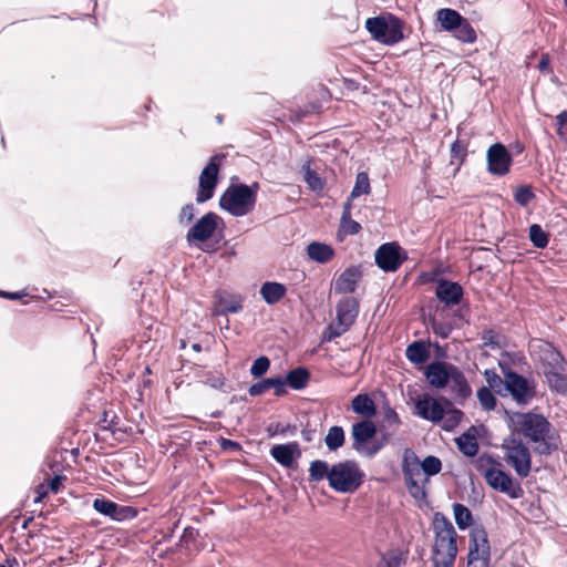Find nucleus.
Segmentation results:
<instances>
[{
  "label": "nucleus",
  "instance_id": "63",
  "mask_svg": "<svg viewBox=\"0 0 567 567\" xmlns=\"http://www.w3.org/2000/svg\"><path fill=\"white\" fill-rule=\"evenodd\" d=\"M316 433L317 431L315 429L303 427L301 430V437L305 442L310 443L315 440Z\"/></svg>",
  "mask_w": 567,
  "mask_h": 567
},
{
  "label": "nucleus",
  "instance_id": "9",
  "mask_svg": "<svg viewBox=\"0 0 567 567\" xmlns=\"http://www.w3.org/2000/svg\"><path fill=\"white\" fill-rule=\"evenodd\" d=\"M517 425L520 433L530 442L546 436V434L550 433L551 429L550 423L544 415L532 412L518 414Z\"/></svg>",
  "mask_w": 567,
  "mask_h": 567
},
{
  "label": "nucleus",
  "instance_id": "54",
  "mask_svg": "<svg viewBox=\"0 0 567 567\" xmlns=\"http://www.w3.org/2000/svg\"><path fill=\"white\" fill-rule=\"evenodd\" d=\"M487 383L489 389L501 393L502 388H505V379L503 380L495 371H486L485 372Z\"/></svg>",
  "mask_w": 567,
  "mask_h": 567
},
{
  "label": "nucleus",
  "instance_id": "13",
  "mask_svg": "<svg viewBox=\"0 0 567 567\" xmlns=\"http://www.w3.org/2000/svg\"><path fill=\"white\" fill-rule=\"evenodd\" d=\"M505 390L519 404H527L535 396L534 385L525 377L514 371L505 373Z\"/></svg>",
  "mask_w": 567,
  "mask_h": 567
},
{
  "label": "nucleus",
  "instance_id": "46",
  "mask_svg": "<svg viewBox=\"0 0 567 567\" xmlns=\"http://www.w3.org/2000/svg\"><path fill=\"white\" fill-rule=\"evenodd\" d=\"M405 563V557L399 550H391L382 557L377 567H401Z\"/></svg>",
  "mask_w": 567,
  "mask_h": 567
},
{
  "label": "nucleus",
  "instance_id": "56",
  "mask_svg": "<svg viewBox=\"0 0 567 567\" xmlns=\"http://www.w3.org/2000/svg\"><path fill=\"white\" fill-rule=\"evenodd\" d=\"M466 145L456 140L451 145V156L452 158L460 159V164H462L466 157Z\"/></svg>",
  "mask_w": 567,
  "mask_h": 567
},
{
  "label": "nucleus",
  "instance_id": "57",
  "mask_svg": "<svg viewBox=\"0 0 567 567\" xmlns=\"http://www.w3.org/2000/svg\"><path fill=\"white\" fill-rule=\"evenodd\" d=\"M195 216V207L193 204L185 205L179 214V221L183 224H188L193 220Z\"/></svg>",
  "mask_w": 567,
  "mask_h": 567
},
{
  "label": "nucleus",
  "instance_id": "2",
  "mask_svg": "<svg viewBox=\"0 0 567 567\" xmlns=\"http://www.w3.org/2000/svg\"><path fill=\"white\" fill-rule=\"evenodd\" d=\"M258 183L251 185L230 184L219 198V207L234 217H243L250 214L257 203Z\"/></svg>",
  "mask_w": 567,
  "mask_h": 567
},
{
  "label": "nucleus",
  "instance_id": "15",
  "mask_svg": "<svg viewBox=\"0 0 567 567\" xmlns=\"http://www.w3.org/2000/svg\"><path fill=\"white\" fill-rule=\"evenodd\" d=\"M483 475L492 488L507 494L511 498L522 496L523 489L520 485L518 483L514 484L512 476L504 471L491 467Z\"/></svg>",
  "mask_w": 567,
  "mask_h": 567
},
{
  "label": "nucleus",
  "instance_id": "41",
  "mask_svg": "<svg viewBox=\"0 0 567 567\" xmlns=\"http://www.w3.org/2000/svg\"><path fill=\"white\" fill-rule=\"evenodd\" d=\"M301 172L303 173L306 183L312 192L319 193L323 189L324 183L317 172L311 168L310 162L302 165Z\"/></svg>",
  "mask_w": 567,
  "mask_h": 567
},
{
  "label": "nucleus",
  "instance_id": "42",
  "mask_svg": "<svg viewBox=\"0 0 567 567\" xmlns=\"http://www.w3.org/2000/svg\"><path fill=\"white\" fill-rule=\"evenodd\" d=\"M533 443L535 444L534 452L539 455H550L558 449V445L550 433L546 434V436H543L538 441H533Z\"/></svg>",
  "mask_w": 567,
  "mask_h": 567
},
{
  "label": "nucleus",
  "instance_id": "5",
  "mask_svg": "<svg viewBox=\"0 0 567 567\" xmlns=\"http://www.w3.org/2000/svg\"><path fill=\"white\" fill-rule=\"evenodd\" d=\"M337 317L327 328L323 340L331 341L346 333L359 315V302L353 297L342 298L336 307Z\"/></svg>",
  "mask_w": 567,
  "mask_h": 567
},
{
  "label": "nucleus",
  "instance_id": "8",
  "mask_svg": "<svg viewBox=\"0 0 567 567\" xmlns=\"http://www.w3.org/2000/svg\"><path fill=\"white\" fill-rule=\"evenodd\" d=\"M225 158L224 154L214 155L208 164L203 168L199 181L196 202L203 204L213 198L218 184L219 164Z\"/></svg>",
  "mask_w": 567,
  "mask_h": 567
},
{
  "label": "nucleus",
  "instance_id": "55",
  "mask_svg": "<svg viewBox=\"0 0 567 567\" xmlns=\"http://www.w3.org/2000/svg\"><path fill=\"white\" fill-rule=\"evenodd\" d=\"M432 330L437 337H440L442 339H446L450 337V334L453 330V327L447 322L434 320L432 322Z\"/></svg>",
  "mask_w": 567,
  "mask_h": 567
},
{
  "label": "nucleus",
  "instance_id": "35",
  "mask_svg": "<svg viewBox=\"0 0 567 567\" xmlns=\"http://www.w3.org/2000/svg\"><path fill=\"white\" fill-rule=\"evenodd\" d=\"M444 403L446 406V412L444 419L442 420L443 429L451 431L460 424L464 413L461 410L454 408L452 400L444 399Z\"/></svg>",
  "mask_w": 567,
  "mask_h": 567
},
{
  "label": "nucleus",
  "instance_id": "39",
  "mask_svg": "<svg viewBox=\"0 0 567 567\" xmlns=\"http://www.w3.org/2000/svg\"><path fill=\"white\" fill-rule=\"evenodd\" d=\"M454 519L460 529H466L473 524L472 512L463 504L455 503L453 505Z\"/></svg>",
  "mask_w": 567,
  "mask_h": 567
},
{
  "label": "nucleus",
  "instance_id": "11",
  "mask_svg": "<svg viewBox=\"0 0 567 567\" xmlns=\"http://www.w3.org/2000/svg\"><path fill=\"white\" fill-rule=\"evenodd\" d=\"M92 507L101 515H104L115 522L131 520L138 514L137 508L127 505H120L104 496L96 497L93 501Z\"/></svg>",
  "mask_w": 567,
  "mask_h": 567
},
{
  "label": "nucleus",
  "instance_id": "32",
  "mask_svg": "<svg viewBox=\"0 0 567 567\" xmlns=\"http://www.w3.org/2000/svg\"><path fill=\"white\" fill-rule=\"evenodd\" d=\"M309 380L310 372L303 367H298L296 369L290 370L284 378L286 386L288 385L297 391L305 389L308 385Z\"/></svg>",
  "mask_w": 567,
  "mask_h": 567
},
{
  "label": "nucleus",
  "instance_id": "48",
  "mask_svg": "<svg viewBox=\"0 0 567 567\" xmlns=\"http://www.w3.org/2000/svg\"><path fill=\"white\" fill-rule=\"evenodd\" d=\"M429 483V478L425 477L423 482H409L406 488L411 496L416 501H424L426 498L425 484Z\"/></svg>",
  "mask_w": 567,
  "mask_h": 567
},
{
  "label": "nucleus",
  "instance_id": "47",
  "mask_svg": "<svg viewBox=\"0 0 567 567\" xmlns=\"http://www.w3.org/2000/svg\"><path fill=\"white\" fill-rule=\"evenodd\" d=\"M383 422L389 427H398L401 424V420L395 410L390 405L388 401H384L382 405Z\"/></svg>",
  "mask_w": 567,
  "mask_h": 567
},
{
  "label": "nucleus",
  "instance_id": "34",
  "mask_svg": "<svg viewBox=\"0 0 567 567\" xmlns=\"http://www.w3.org/2000/svg\"><path fill=\"white\" fill-rule=\"evenodd\" d=\"M406 358L415 364H423L427 361L430 352L423 341H414L405 350Z\"/></svg>",
  "mask_w": 567,
  "mask_h": 567
},
{
  "label": "nucleus",
  "instance_id": "58",
  "mask_svg": "<svg viewBox=\"0 0 567 567\" xmlns=\"http://www.w3.org/2000/svg\"><path fill=\"white\" fill-rule=\"evenodd\" d=\"M63 478H64V477H63L62 475H55V476H53V477L49 481L48 488H49L52 493H54V494L59 493V492H60V489H61V486H62V480H63Z\"/></svg>",
  "mask_w": 567,
  "mask_h": 567
},
{
  "label": "nucleus",
  "instance_id": "12",
  "mask_svg": "<svg viewBox=\"0 0 567 567\" xmlns=\"http://www.w3.org/2000/svg\"><path fill=\"white\" fill-rule=\"evenodd\" d=\"M529 349L535 359L543 364V370L567 363L560 351L546 340H532Z\"/></svg>",
  "mask_w": 567,
  "mask_h": 567
},
{
  "label": "nucleus",
  "instance_id": "40",
  "mask_svg": "<svg viewBox=\"0 0 567 567\" xmlns=\"http://www.w3.org/2000/svg\"><path fill=\"white\" fill-rule=\"evenodd\" d=\"M330 467L326 461L315 460L310 463L309 466V481L310 482H320L323 478L328 480L330 475Z\"/></svg>",
  "mask_w": 567,
  "mask_h": 567
},
{
  "label": "nucleus",
  "instance_id": "44",
  "mask_svg": "<svg viewBox=\"0 0 567 567\" xmlns=\"http://www.w3.org/2000/svg\"><path fill=\"white\" fill-rule=\"evenodd\" d=\"M420 465L423 474L429 478L430 476L436 475L442 470V462L439 457L429 455L422 462L420 461Z\"/></svg>",
  "mask_w": 567,
  "mask_h": 567
},
{
  "label": "nucleus",
  "instance_id": "14",
  "mask_svg": "<svg viewBox=\"0 0 567 567\" xmlns=\"http://www.w3.org/2000/svg\"><path fill=\"white\" fill-rule=\"evenodd\" d=\"M513 158L502 143L491 145L486 153L487 172L492 175L504 176L509 172Z\"/></svg>",
  "mask_w": 567,
  "mask_h": 567
},
{
  "label": "nucleus",
  "instance_id": "49",
  "mask_svg": "<svg viewBox=\"0 0 567 567\" xmlns=\"http://www.w3.org/2000/svg\"><path fill=\"white\" fill-rule=\"evenodd\" d=\"M535 195L533 189L528 185H523L516 188L514 193V199L520 206H527L533 199Z\"/></svg>",
  "mask_w": 567,
  "mask_h": 567
},
{
  "label": "nucleus",
  "instance_id": "53",
  "mask_svg": "<svg viewBox=\"0 0 567 567\" xmlns=\"http://www.w3.org/2000/svg\"><path fill=\"white\" fill-rule=\"evenodd\" d=\"M556 125L557 135L564 143H567V111H563L556 116Z\"/></svg>",
  "mask_w": 567,
  "mask_h": 567
},
{
  "label": "nucleus",
  "instance_id": "10",
  "mask_svg": "<svg viewBox=\"0 0 567 567\" xmlns=\"http://www.w3.org/2000/svg\"><path fill=\"white\" fill-rule=\"evenodd\" d=\"M374 260L383 271L394 272L406 260V255L396 243H386L377 249Z\"/></svg>",
  "mask_w": 567,
  "mask_h": 567
},
{
  "label": "nucleus",
  "instance_id": "3",
  "mask_svg": "<svg viewBox=\"0 0 567 567\" xmlns=\"http://www.w3.org/2000/svg\"><path fill=\"white\" fill-rule=\"evenodd\" d=\"M365 477L364 472L354 460H344L330 467L329 486L342 494H351L360 488Z\"/></svg>",
  "mask_w": 567,
  "mask_h": 567
},
{
  "label": "nucleus",
  "instance_id": "6",
  "mask_svg": "<svg viewBox=\"0 0 567 567\" xmlns=\"http://www.w3.org/2000/svg\"><path fill=\"white\" fill-rule=\"evenodd\" d=\"M365 28L372 38L383 44L392 45L403 39L402 22L398 18L389 21L383 17L369 18Z\"/></svg>",
  "mask_w": 567,
  "mask_h": 567
},
{
  "label": "nucleus",
  "instance_id": "17",
  "mask_svg": "<svg viewBox=\"0 0 567 567\" xmlns=\"http://www.w3.org/2000/svg\"><path fill=\"white\" fill-rule=\"evenodd\" d=\"M444 399L437 400L430 395L417 399L415 402L416 414L433 423L442 422L446 412Z\"/></svg>",
  "mask_w": 567,
  "mask_h": 567
},
{
  "label": "nucleus",
  "instance_id": "24",
  "mask_svg": "<svg viewBox=\"0 0 567 567\" xmlns=\"http://www.w3.org/2000/svg\"><path fill=\"white\" fill-rule=\"evenodd\" d=\"M402 473L405 484L419 482V477L422 474L420 460L412 449H405L403 452Z\"/></svg>",
  "mask_w": 567,
  "mask_h": 567
},
{
  "label": "nucleus",
  "instance_id": "18",
  "mask_svg": "<svg viewBox=\"0 0 567 567\" xmlns=\"http://www.w3.org/2000/svg\"><path fill=\"white\" fill-rule=\"evenodd\" d=\"M220 217L215 213H207L200 217L187 231V240L205 241L212 237L217 228Z\"/></svg>",
  "mask_w": 567,
  "mask_h": 567
},
{
  "label": "nucleus",
  "instance_id": "52",
  "mask_svg": "<svg viewBox=\"0 0 567 567\" xmlns=\"http://www.w3.org/2000/svg\"><path fill=\"white\" fill-rule=\"evenodd\" d=\"M243 309L241 299L220 300L219 301V313H237Z\"/></svg>",
  "mask_w": 567,
  "mask_h": 567
},
{
  "label": "nucleus",
  "instance_id": "50",
  "mask_svg": "<svg viewBox=\"0 0 567 567\" xmlns=\"http://www.w3.org/2000/svg\"><path fill=\"white\" fill-rule=\"evenodd\" d=\"M269 367L270 360L267 357L261 355L257 358L250 367V374L254 378H260L268 371Z\"/></svg>",
  "mask_w": 567,
  "mask_h": 567
},
{
  "label": "nucleus",
  "instance_id": "26",
  "mask_svg": "<svg viewBox=\"0 0 567 567\" xmlns=\"http://www.w3.org/2000/svg\"><path fill=\"white\" fill-rule=\"evenodd\" d=\"M361 279V271L357 267L347 268L336 280L334 290L338 293L354 292Z\"/></svg>",
  "mask_w": 567,
  "mask_h": 567
},
{
  "label": "nucleus",
  "instance_id": "4",
  "mask_svg": "<svg viewBox=\"0 0 567 567\" xmlns=\"http://www.w3.org/2000/svg\"><path fill=\"white\" fill-rule=\"evenodd\" d=\"M377 426L371 420H361L351 426L352 449L361 456L372 458L386 444L388 437L374 439Z\"/></svg>",
  "mask_w": 567,
  "mask_h": 567
},
{
  "label": "nucleus",
  "instance_id": "31",
  "mask_svg": "<svg viewBox=\"0 0 567 567\" xmlns=\"http://www.w3.org/2000/svg\"><path fill=\"white\" fill-rule=\"evenodd\" d=\"M307 254L311 260L319 264H326L332 259L334 250L327 244L312 241L307 246Z\"/></svg>",
  "mask_w": 567,
  "mask_h": 567
},
{
  "label": "nucleus",
  "instance_id": "30",
  "mask_svg": "<svg viewBox=\"0 0 567 567\" xmlns=\"http://www.w3.org/2000/svg\"><path fill=\"white\" fill-rule=\"evenodd\" d=\"M436 19L443 30L452 33L463 22L464 17L454 9L443 8L436 12Z\"/></svg>",
  "mask_w": 567,
  "mask_h": 567
},
{
  "label": "nucleus",
  "instance_id": "29",
  "mask_svg": "<svg viewBox=\"0 0 567 567\" xmlns=\"http://www.w3.org/2000/svg\"><path fill=\"white\" fill-rule=\"evenodd\" d=\"M259 292L266 303L275 305L285 297L287 288L280 282L267 281L262 284Z\"/></svg>",
  "mask_w": 567,
  "mask_h": 567
},
{
  "label": "nucleus",
  "instance_id": "38",
  "mask_svg": "<svg viewBox=\"0 0 567 567\" xmlns=\"http://www.w3.org/2000/svg\"><path fill=\"white\" fill-rule=\"evenodd\" d=\"M452 34L455 39L464 43H473L477 38L474 28L466 18L453 30Z\"/></svg>",
  "mask_w": 567,
  "mask_h": 567
},
{
  "label": "nucleus",
  "instance_id": "19",
  "mask_svg": "<svg viewBox=\"0 0 567 567\" xmlns=\"http://www.w3.org/2000/svg\"><path fill=\"white\" fill-rule=\"evenodd\" d=\"M463 295V287L458 282L447 279L439 280L435 287V297L440 302L449 308L458 305Z\"/></svg>",
  "mask_w": 567,
  "mask_h": 567
},
{
  "label": "nucleus",
  "instance_id": "1",
  "mask_svg": "<svg viewBox=\"0 0 567 567\" xmlns=\"http://www.w3.org/2000/svg\"><path fill=\"white\" fill-rule=\"evenodd\" d=\"M433 528L435 540L432 549L434 567H453L457 555V534L451 520L443 514L434 515Z\"/></svg>",
  "mask_w": 567,
  "mask_h": 567
},
{
  "label": "nucleus",
  "instance_id": "36",
  "mask_svg": "<svg viewBox=\"0 0 567 567\" xmlns=\"http://www.w3.org/2000/svg\"><path fill=\"white\" fill-rule=\"evenodd\" d=\"M371 192L369 175L365 172H359L355 177L354 186L350 193L347 202L352 204V200L361 195H368Z\"/></svg>",
  "mask_w": 567,
  "mask_h": 567
},
{
  "label": "nucleus",
  "instance_id": "59",
  "mask_svg": "<svg viewBox=\"0 0 567 567\" xmlns=\"http://www.w3.org/2000/svg\"><path fill=\"white\" fill-rule=\"evenodd\" d=\"M197 536V530L193 527H186L181 537V543L188 544L189 542H194Z\"/></svg>",
  "mask_w": 567,
  "mask_h": 567
},
{
  "label": "nucleus",
  "instance_id": "33",
  "mask_svg": "<svg viewBox=\"0 0 567 567\" xmlns=\"http://www.w3.org/2000/svg\"><path fill=\"white\" fill-rule=\"evenodd\" d=\"M471 431H474L473 426L455 440L458 451L468 457L475 456L480 449L476 436Z\"/></svg>",
  "mask_w": 567,
  "mask_h": 567
},
{
  "label": "nucleus",
  "instance_id": "20",
  "mask_svg": "<svg viewBox=\"0 0 567 567\" xmlns=\"http://www.w3.org/2000/svg\"><path fill=\"white\" fill-rule=\"evenodd\" d=\"M491 559V547L487 533L483 526H475L470 534L468 559L485 558Z\"/></svg>",
  "mask_w": 567,
  "mask_h": 567
},
{
  "label": "nucleus",
  "instance_id": "16",
  "mask_svg": "<svg viewBox=\"0 0 567 567\" xmlns=\"http://www.w3.org/2000/svg\"><path fill=\"white\" fill-rule=\"evenodd\" d=\"M457 368L450 362L433 361L426 365L424 377L430 386L444 389L450 384L451 378Z\"/></svg>",
  "mask_w": 567,
  "mask_h": 567
},
{
  "label": "nucleus",
  "instance_id": "23",
  "mask_svg": "<svg viewBox=\"0 0 567 567\" xmlns=\"http://www.w3.org/2000/svg\"><path fill=\"white\" fill-rule=\"evenodd\" d=\"M270 388L275 390L276 396H284L285 394H287L286 382H284V377L281 375L267 378L257 383L251 384L248 389V393L251 396H258L264 394Z\"/></svg>",
  "mask_w": 567,
  "mask_h": 567
},
{
  "label": "nucleus",
  "instance_id": "28",
  "mask_svg": "<svg viewBox=\"0 0 567 567\" xmlns=\"http://www.w3.org/2000/svg\"><path fill=\"white\" fill-rule=\"evenodd\" d=\"M352 411L369 420L377 414L374 401L365 393L355 395L351 401Z\"/></svg>",
  "mask_w": 567,
  "mask_h": 567
},
{
  "label": "nucleus",
  "instance_id": "51",
  "mask_svg": "<svg viewBox=\"0 0 567 567\" xmlns=\"http://www.w3.org/2000/svg\"><path fill=\"white\" fill-rule=\"evenodd\" d=\"M481 339L484 347L491 348L493 350L501 349L499 334L495 330H484L482 332Z\"/></svg>",
  "mask_w": 567,
  "mask_h": 567
},
{
  "label": "nucleus",
  "instance_id": "62",
  "mask_svg": "<svg viewBox=\"0 0 567 567\" xmlns=\"http://www.w3.org/2000/svg\"><path fill=\"white\" fill-rule=\"evenodd\" d=\"M489 559L485 558H475V559H467V567H488Z\"/></svg>",
  "mask_w": 567,
  "mask_h": 567
},
{
  "label": "nucleus",
  "instance_id": "37",
  "mask_svg": "<svg viewBox=\"0 0 567 567\" xmlns=\"http://www.w3.org/2000/svg\"><path fill=\"white\" fill-rule=\"evenodd\" d=\"M346 441L344 431L339 425H333L328 430V433L324 437V443L329 451H337L341 446H343Z\"/></svg>",
  "mask_w": 567,
  "mask_h": 567
},
{
  "label": "nucleus",
  "instance_id": "45",
  "mask_svg": "<svg viewBox=\"0 0 567 567\" xmlns=\"http://www.w3.org/2000/svg\"><path fill=\"white\" fill-rule=\"evenodd\" d=\"M477 399L485 411H492L496 406V398L487 386H482L477 390Z\"/></svg>",
  "mask_w": 567,
  "mask_h": 567
},
{
  "label": "nucleus",
  "instance_id": "43",
  "mask_svg": "<svg viewBox=\"0 0 567 567\" xmlns=\"http://www.w3.org/2000/svg\"><path fill=\"white\" fill-rule=\"evenodd\" d=\"M529 239L532 244L539 249L547 247L549 240L547 233L544 231L542 226L538 224H533L529 227Z\"/></svg>",
  "mask_w": 567,
  "mask_h": 567
},
{
  "label": "nucleus",
  "instance_id": "61",
  "mask_svg": "<svg viewBox=\"0 0 567 567\" xmlns=\"http://www.w3.org/2000/svg\"><path fill=\"white\" fill-rule=\"evenodd\" d=\"M220 446L224 450H230V451H239L241 449V446L238 442L228 440V439H221Z\"/></svg>",
  "mask_w": 567,
  "mask_h": 567
},
{
  "label": "nucleus",
  "instance_id": "21",
  "mask_svg": "<svg viewBox=\"0 0 567 567\" xmlns=\"http://www.w3.org/2000/svg\"><path fill=\"white\" fill-rule=\"evenodd\" d=\"M271 457L285 467H291L296 461L301 456L299 443L293 441L287 444L274 445L270 450Z\"/></svg>",
  "mask_w": 567,
  "mask_h": 567
},
{
  "label": "nucleus",
  "instance_id": "25",
  "mask_svg": "<svg viewBox=\"0 0 567 567\" xmlns=\"http://www.w3.org/2000/svg\"><path fill=\"white\" fill-rule=\"evenodd\" d=\"M543 372L551 390L561 394L567 393V363L544 369Z\"/></svg>",
  "mask_w": 567,
  "mask_h": 567
},
{
  "label": "nucleus",
  "instance_id": "7",
  "mask_svg": "<svg viewBox=\"0 0 567 567\" xmlns=\"http://www.w3.org/2000/svg\"><path fill=\"white\" fill-rule=\"evenodd\" d=\"M505 460L513 466L516 474L524 478L527 477L532 468L529 449L520 441L514 437L504 440Z\"/></svg>",
  "mask_w": 567,
  "mask_h": 567
},
{
  "label": "nucleus",
  "instance_id": "64",
  "mask_svg": "<svg viewBox=\"0 0 567 567\" xmlns=\"http://www.w3.org/2000/svg\"><path fill=\"white\" fill-rule=\"evenodd\" d=\"M0 567H19V561L16 557L7 558L0 564Z\"/></svg>",
  "mask_w": 567,
  "mask_h": 567
},
{
  "label": "nucleus",
  "instance_id": "22",
  "mask_svg": "<svg viewBox=\"0 0 567 567\" xmlns=\"http://www.w3.org/2000/svg\"><path fill=\"white\" fill-rule=\"evenodd\" d=\"M446 388L449 389L452 400L461 405H463L472 394V389L460 368L456 369Z\"/></svg>",
  "mask_w": 567,
  "mask_h": 567
},
{
  "label": "nucleus",
  "instance_id": "27",
  "mask_svg": "<svg viewBox=\"0 0 567 567\" xmlns=\"http://www.w3.org/2000/svg\"><path fill=\"white\" fill-rule=\"evenodd\" d=\"M352 204L346 202L342 207L340 225L337 233L339 240H343L346 236L357 235L361 230V225L351 217Z\"/></svg>",
  "mask_w": 567,
  "mask_h": 567
},
{
  "label": "nucleus",
  "instance_id": "60",
  "mask_svg": "<svg viewBox=\"0 0 567 567\" xmlns=\"http://www.w3.org/2000/svg\"><path fill=\"white\" fill-rule=\"evenodd\" d=\"M295 432H296L295 425H290V424L282 425L280 423H277L275 425V431L272 432V434L286 435L287 433L293 434Z\"/></svg>",
  "mask_w": 567,
  "mask_h": 567
}]
</instances>
